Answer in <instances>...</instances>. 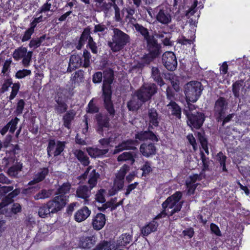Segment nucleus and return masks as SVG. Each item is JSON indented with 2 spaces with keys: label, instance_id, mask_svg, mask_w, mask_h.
I'll use <instances>...</instances> for the list:
<instances>
[{
  "label": "nucleus",
  "instance_id": "obj_41",
  "mask_svg": "<svg viewBox=\"0 0 250 250\" xmlns=\"http://www.w3.org/2000/svg\"><path fill=\"white\" fill-rule=\"evenodd\" d=\"M135 156L133 154L129 152H125L122 154H120L118 157V161L119 162H123L126 161H130L131 164H133L134 162Z\"/></svg>",
  "mask_w": 250,
  "mask_h": 250
},
{
  "label": "nucleus",
  "instance_id": "obj_57",
  "mask_svg": "<svg viewBox=\"0 0 250 250\" xmlns=\"http://www.w3.org/2000/svg\"><path fill=\"white\" fill-rule=\"evenodd\" d=\"M198 1L197 0H195L194 4L191 6L190 8L187 11L186 16L188 18H189L191 16H193L196 11V6L197 5Z\"/></svg>",
  "mask_w": 250,
  "mask_h": 250
},
{
  "label": "nucleus",
  "instance_id": "obj_27",
  "mask_svg": "<svg viewBox=\"0 0 250 250\" xmlns=\"http://www.w3.org/2000/svg\"><path fill=\"white\" fill-rule=\"evenodd\" d=\"M135 145H136V142L133 140H128L124 141L116 147L114 150V153H118L125 149H133L135 148Z\"/></svg>",
  "mask_w": 250,
  "mask_h": 250
},
{
  "label": "nucleus",
  "instance_id": "obj_3",
  "mask_svg": "<svg viewBox=\"0 0 250 250\" xmlns=\"http://www.w3.org/2000/svg\"><path fill=\"white\" fill-rule=\"evenodd\" d=\"M130 42L128 35L119 29L114 28L111 40L108 42V45L114 52L122 50Z\"/></svg>",
  "mask_w": 250,
  "mask_h": 250
},
{
  "label": "nucleus",
  "instance_id": "obj_39",
  "mask_svg": "<svg viewBox=\"0 0 250 250\" xmlns=\"http://www.w3.org/2000/svg\"><path fill=\"white\" fill-rule=\"evenodd\" d=\"M191 35L190 38L189 37L187 38L186 37L182 35L177 39V42L182 45H191L194 41L195 39V33L194 31H191Z\"/></svg>",
  "mask_w": 250,
  "mask_h": 250
},
{
  "label": "nucleus",
  "instance_id": "obj_61",
  "mask_svg": "<svg viewBox=\"0 0 250 250\" xmlns=\"http://www.w3.org/2000/svg\"><path fill=\"white\" fill-rule=\"evenodd\" d=\"M113 7L115 10V20L117 21H121L122 20V16L120 14V9L119 7L115 4V2H113Z\"/></svg>",
  "mask_w": 250,
  "mask_h": 250
},
{
  "label": "nucleus",
  "instance_id": "obj_23",
  "mask_svg": "<svg viewBox=\"0 0 250 250\" xmlns=\"http://www.w3.org/2000/svg\"><path fill=\"white\" fill-rule=\"evenodd\" d=\"M144 102L142 101L135 92L131 99L128 102L127 106L130 111H136Z\"/></svg>",
  "mask_w": 250,
  "mask_h": 250
},
{
  "label": "nucleus",
  "instance_id": "obj_55",
  "mask_svg": "<svg viewBox=\"0 0 250 250\" xmlns=\"http://www.w3.org/2000/svg\"><path fill=\"white\" fill-rule=\"evenodd\" d=\"M99 111V108L93 103V101L91 100L88 104L87 108V112L89 113H96Z\"/></svg>",
  "mask_w": 250,
  "mask_h": 250
},
{
  "label": "nucleus",
  "instance_id": "obj_21",
  "mask_svg": "<svg viewBox=\"0 0 250 250\" xmlns=\"http://www.w3.org/2000/svg\"><path fill=\"white\" fill-rule=\"evenodd\" d=\"M186 115L188 120L192 125H202L205 120V116L201 113L190 114L186 110Z\"/></svg>",
  "mask_w": 250,
  "mask_h": 250
},
{
  "label": "nucleus",
  "instance_id": "obj_42",
  "mask_svg": "<svg viewBox=\"0 0 250 250\" xmlns=\"http://www.w3.org/2000/svg\"><path fill=\"white\" fill-rule=\"evenodd\" d=\"M52 194L51 190L42 189L34 196V199L36 200L45 199L50 197Z\"/></svg>",
  "mask_w": 250,
  "mask_h": 250
},
{
  "label": "nucleus",
  "instance_id": "obj_6",
  "mask_svg": "<svg viewBox=\"0 0 250 250\" xmlns=\"http://www.w3.org/2000/svg\"><path fill=\"white\" fill-rule=\"evenodd\" d=\"M129 170V167L126 165H124L118 172L115 174L113 187L109 190V194L110 196L115 195L118 190L123 188L125 182V176Z\"/></svg>",
  "mask_w": 250,
  "mask_h": 250
},
{
  "label": "nucleus",
  "instance_id": "obj_40",
  "mask_svg": "<svg viewBox=\"0 0 250 250\" xmlns=\"http://www.w3.org/2000/svg\"><path fill=\"white\" fill-rule=\"evenodd\" d=\"M22 167L21 164L17 163L8 169L7 173L11 177H17L19 173L21 171Z\"/></svg>",
  "mask_w": 250,
  "mask_h": 250
},
{
  "label": "nucleus",
  "instance_id": "obj_45",
  "mask_svg": "<svg viewBox=\"0 0 250 250\" xmlns=\"http://www.w3.org/2000/svg\"><path fill=\"white\" fill-rule=\"evenodd\" d=\"M55 105V110L58 113H62L66 111L67 105L62 101L58 100Z\"/></svg>",
  "mask_w": 250,
  "mask_h": 250
},
{
  "label": "nucleus",
  "instance_id": "obj_15",
  "mask_svg": "<svg viewBox=\"0 0 250 250\" xmlns=\"http://www.w3.org/2000/svg\"><path fill=\"white\" fill-rule=\"evenodd\" d=\"M191 127V130L195 132V134H197L198 139L200 142L202 148L207 154H209L207 141L206 138L204 136V131L201 128V126H189Z\"/></svg>",
  "mask_w": 250,
  "mask_h": 250
},
{
  "label": "nucleus",
  "instance_id": "obj_38",
  "mask_svg": "<svg viewBox=\"0 0 250 250\" xmlns=\"http://www.w3.org/2000/svg\"><path fill=\"white\" fill-rule=\"evenodd\" d=\"M91 189L86 186H80L76 191V195L79 198L86 199L90 196Z\"/></svg>",
  "mask_w": 250,
  "mask_h": 250
},
{
  "label": "nucleus",
  "instance_id": "obj_54",
  "mask_svg": "<svg viewBox=\"0 0 250 250\" xmlns=\"http://www.w3.org/2000/svg\"><path fill=\"white\" fill-rule=\"evenodd\" d=\"M20 87V84L19 83H15L13 84L12 87V91L10 95L9 96V100H13L17 95Z\"/></svg>",
  "mask_w": 250,
  "mask_h": 250
},
{
  "label": "nucleus",
  "instance_id": "obj_18",
  "mask_svg": "<svg viewBox=\"0 0 250 250\" xmlns=\"http://www.w3.org/2000/svg\"><path fill=\"white\" fill-rule=\"evenodd\" d=\"M227 104L228 103L226 100L223 97L219 98L216 101L214 110L216 117H219L222 120L221 116H223V115L225 113Z\"/></svg>",
  "mask_w": 250,
  "mask_h": 250
},
{
  "label": "nucleus",
  "instance_id": "obj_5",
  "mask_svg": "<svg viewBox=\"0 0 250 250\" xmlns=\"http://www.w3.org/2000/svg\"><path fill=\"white\" fill-rule=\"evenodd\" d=\"M203 87L202 83L198 81H191L184 86V93L187 101L195 103L200 97Z\"/></svg>",
  "mask_w": 250,
  "mask_h": 250
},
{
  "label": "nucleus",
  "instance_id": "obj_63",
  "mask_svg": "<svg viewBox=\"0 0 250 250\" xmlns=\"http://www.w3.org/2000/svg\"><path fill=\"white\" fill-rule=\"evenodd\" d=\"M25 105V103L22 99L19 101L16 110L17 115L21 114Z\"/></svg>",
  "mask_w": 250,
  "mask_h": 250
},
{
  "label": "nucleus",
  "instance_id": "obj_51",
  "mask_svg": "<svg viewBox=\"0 0 250 250\" xmlns=\"http://www.w3.org/2000/svg\"><path fill=\"white\" fill-rule=\"evenodd\" d=\"M91 57L90 52L86 49H84L83 52V57L84 58L83 62V67H88L90 65Z\"/></svg>",
  "mask_w": 250,
  "mask_h": 250
},
{
  "label": "nucleus",
  "instance_id": "obj_13",
  "mask_svg": "<svg viewBox=\"0 0 250 250\" xmlns=\"http://www.w3.org/2000/svg\"><path fill=\"white\" fill-rule=\"evenodd\" d=\"M64 143L61 141H57L54 140H50L48 143L47 147V153L49 156L52 155L58 156L63 150Z\"/></svg>",
  "mask_w": 250,
  "mask_h": 250
},
{
  "label": "nucleus",
  "instance_id": "obj_53",
  "mask_svg": "<svg viewBox=\"0 0 250 250\" xmlns=\"http://www.w3.org/2000/svg\"><path fill=\"white\" fill-rule=\"evenodd\" d=\"M31 74V71L28 69L20 70L16 73L15 77L18 79H22L26 76H29Z\"/></svg>",
  "mask_w": 250,
  "mask_h": 250
},
{
  "label": "nucleus",
  "instance_id": "obj_33",
  "mask_svg": "<svg viewBox=\"0 0 250 250\" xmlns=\"http://www.w3.org/2000/svg\"><path fill=\"white\" fill-rule=\"evenodd\" d=\"M136 138L141 141L147 139L156 142L158 141V139L156 135L150 131H142L138 133L136 135Z\"/></svg>",
  "mask_w": 250,
  "mask_h": 250
},
{
  "label": "nucleus",
  "instance_id": "obj_43",
  "mask_svg": "<svg viewBox=\"0 0 250 250\" xmlns=\"http://www.w3.org/2000/svg\"><path fill=\"white\" fill-rule=\"evenodd\" d=\"M45 39V35L42 36L40 38L32 39L30 42L29 46L30 48H37L41 45Z\"/></svg>",
  "mask_w": 250,
  "mask_h": 250
},
{
  "label": "nucleus",
  "instance_id": "obj_8",
  "mask_svg": "<svg viewBox=\"0 0 250 250\" xmlns=\"http://www.w3.org/2000/svg\"><path fill=\"white\" fill-rule=\"evenodd\" d=\"M32 55V51L27 52V49L26 47L21 46L18 47L14 50L12 57L16 61H18L22 59V65L24 67H27L30 64Z\"/></svg>",
  "mask_w": 250,
  "mask_h": 250
},
{
  "label": "nucleus",
  "instance_id": "obj_16",
  "mask_svg": "<svg viewBox=\"0 0 250 250\" xmlns=\"http://www.w3.org/2000/svg\"><path fill=\"white\" fill-rule=\"evenodd\" d=\"M159 218L156 216L152 221L141 228L140 230L143 236H147L151 233L157 231L159 224L156 220Z\"/></svg>",
  "mask_w": 250,
  "mask_h": 250
},
{
  "label": "nucleus",
  "instance_id": "obj_2",
  "mask_svg": "<svg viewBox=\"0 0 250 250\" xmlns=\"http://www.w3.org/2000/svg\"><path fill=\"white\" fill-rule=\"evenodd\" d=\"M181 197V192L177 191L168 197L162 204L163 211L158 214L157 217L162 218L166 215H172L175 212L179 211L182 207V203L180 202Z\"/></svg>",
  "mask_w": 250,
  "mask_h": 250
},
{
  "label": "nucleus",
  "instance_id": "obj_12",
  "mask_svg": "<svg viewBox=\"0 0 250 250\" xmlns=\"http://www.w3.org/2000/svg\"><path fill=\"white\" fill-rule=\"evenodd\" d=\"M162 62L169 71H173L177 66V61L175 54L170 51L164 53L162 56Z\"/></svg>",
  "mask_w": 250,
  "mask_h": 250
},
{
  "label": "nucleus",
  "instance_id": "obj_56",
  "mask_svg": "<svg viewBox=\"0 0 250 250\" xmlns=\"http://www.w3.org/2000/svg\"><path fill=\"white\" fill-rule=\"evenodd\" d=\"M118 206V204H115L111 201L107 202L105 204L103 205L102 207L99 208V209L101 211H104L107 208H110L111 210H112L115 209Z\"/></svg>",
  "mask_w": 250,
  "mask_h": 250
},
{
  "label": "nucleus",
  "instance_id": "obj_29",
  "mask_svg": "<svg viewBox=\"0 0 250 250\" xmlns=\"http://www.w3.org/2000/svg\"><path fill=\"white\" fill-rule=\"evenodd\" d=\"M48 173V170L47 168H43L40 169L34 175L33 180L29 182L28 185H32L42 181L47 175Z\"/></svg>",
  "mask_w": 250,
  "mask_h": 250
},
{
  "label": "nucleus",
  "instance_id": "obj_44",
  "mask_svg": "<svg viewBox=\"0 0 250 250\" xmlns=\"http://www.w3.org/2000/svg\"><path fill=\"white\" fill-rule=\"evenodd\" d=\"M51 211V210L47 203L46 205L42 206L39 208L38 211L39 215L42 218L47 217L50 213H52Z\"/></svg>",
  "mask_w": 250,
  "mask_h": 250
},
{
  "label": "nucleus",
  "instance_id": "obj_9",
  "mask_svg": "<svg viewBox=\"0 0 250 250\" xmlns=\"http://www.w3.org/2000/svg\"><path fill=\"white\" fill-rule=\"evenodd\" d=\"M167 98L170 101L167 105V110L169 114L174 115L177 118L180 119L181 114V109L179 106L173 101L174 99V92L172 88L168 86L167 88Z\"/></svg>",
  "mask_w": 250,
  "mask_h": 250
},
{
  "label": "nucleus",
  "instance_id": "obj_19",
  "mask_svg": "<svg viewBox=\"0 0 250 250\" xmlns=\"http://www.w3.org/2000/svg\"><path fill=\"white\" fill-rule=\"evenodd\" d=\"M81 66H83V61L81 55L73 54L69 59L67 71L71 72Z\"/></svg>",
  "mask_w": 250,
  "mask_h": 250
},
{
  "label": "nucleus",
  "instance_id": "obj_1",
  "mask_svg": "<svg viewBox=\"0 0 250 250\" xmlns=\"http://www.w3.org/2000/svg\"><path fill=\"white\" fill-rule=\"evenodd\" d=\"M103 78L102 90L104 106L110 115L113 116L114 115L115 110L111 100L112 94L111 84L114 78L113 71L110 69L104 71Z\"/></svg>",
  "mask_w": 250,
  "mask_h": 250
},
{
  "label": "nucleus",
  "instance_id": "obj_26",
  "mask_svg": "<svg viewBox=\"0 0 250 250\" xmlns=\"http://www.w3.org/2000/svg\"><path fill=\"white\" fill-rule=\"evenodd\" d=\"M93 250H117V248L114 241L104 240L99 243Z\"/></svg>",
  "mask_w": 250,
  "mask_h": 250
},
{
  "label": "nucleus",
  "instance_id": "obj_52",
  "mask_svg": "<svg viewBox=\"0 0 250 250\" xmlns=\"http://www.w3.org/2000/svg\"><path fill=\"white\" fill-rule=\"evenodd\" d=\"M87 47L91 50L92 53L95 54L98 53V46L97 43L94 41L92 37L90 38V40L88 42Z\"/></svg>",
  "mask_w": 250,
  "mask_h": 250
},
{
  "label": "nucleus",
  "instance_id": "obj_47",
  "mask_svg": "<svg viewBox=\"0 0 250 250\" xmlns=\"http://www.w3.org/2000/svg\"><path fill=\"white\" fill-rule=\"evenodd\" d=\"M96 120L99 125H106L109 123V119L105 114H98L96 115Z\"/></svg>",
  "mask_w": 250,
  "mask_h": 250
},
{
  "label": "nucleus",
  "instance_id": "obj_32",
  "mask_svg": "<svg viewBox=\"0 0 250 250\" xmlns=\"http://www.w3.org/2000/svg\"><path fill=\"white\" fill-rule=\"evenodd\" d=\"M86 151L91 157L96 158L104 155L108 152V149L89 147L86 148Z\"/></svg>",
  "mask_w": 250,
  "mask_h": 250
},
{
  "label": "nucleus",
  "instance_id": "obj_28",
  "mask_svg": "<svg viewBox=\"0 0 250 250\" xmlns=\"http://www.w3.org/2000/svg\"><path fill=\"white\" fill-rule=\"evenodd\" d=\"M90 30L89 28H85L82 32L80 38L79 39L78 44L76 46V48L78 50H80L85 44V43L90 40V38L92 37L90 35Z\"/></svg>",
  "mask_w": 250,
  "mask_h": 250
},
{
  "label": "nucleus",
  "instance_id": "obj_20",
  "mask_svg": "<svg viewBox=\"0 0 250 250\" xmlns=\"http://www.w3.org/2000/svg\"><path fill=\"white\" fill-rule=\"evenodd\" d=\"M106 218L105 215L102 213H98L93 216L92 225L93 228L97 230L101 229L105 225Z\"/></svg>",
  "mask_w": 250,
  "mask_h": 250
},
{
  "label": "nucleus",
  "instance_id": "obj_30",
  "mask_svg": "<svg viewBox=\"0 0 250 250\" xmlns=\"http://www.w3.org/2000/svg\"><path fill=\"white\" fill-rule=\"evenodd\" d=\"M160 121V118L158 117L156 110L154 108L149 109L147 119L146 121V122L148 123V125H158Z\"/></svg>",
  "mask_w": 250,
  "mask_h": 250
},
{
  "label": "nucleus",
  "instance_id": "obj_37",
  "mask_svg": "<svg viewBox=\"0 0 250 250\" xmlns=\"http://www.w3.org/2000/svg\"><path fill=\"white\" fill-rule=\"evenodd\" d=\"M74 154L83 165H88L89 163V158L82 150L76 149L74 151Z\"/></svg>",
  "mask_w": 250,
  "mask_h": 250
},
{
  "label": "nucleus",
  "instance_id": "obj_4",
  "mask_svg": "<svg viewBox=\"0 0 250 250\" xmlns=\"http://www.w3.org/2000/svg\"><path fill=\"white\" fill-rule=\"evenodd\" d=\"M20 193V189H15L3 199L2 201L0 203V214L9 215L11 212L16 214L21 211V206L18 203L13 204L10 211L8 209V206L13 201V198L17 196Z\"/></svg>",
  "mask_w": 250,
  "mask_h": 250
},
{
  "label": "nucleus",
  "instance_id": "obj_50",
  "mask_svg": "<svg viewBox=\"0 0 250 250\" xmlns=\"http://www.w3.org/2000/svg\"><path fill=\"white\" fill-rule=\"evenodd\" d=\"M242 81H236L232 84V92L235 97H239V91L242 86Z\"/></svg>",
  "mask_w": 250,
  "mask_h": 250
},
{
  "label": "nucleus",
  "instance_id": "obj_59",
  "mask_svg": "<svg viewBox=\"0 0 250 250\" xmlns=\"http://www.w3.org/2000/svg\"><path fill=\"white\" fill-rule=\"evenodd\" d=\"M74 113L72 111L68 112L63 117L64 125H68L73 119Z\"/></svg>",
  "mask_w": 250,
  "mask_h": 250
},
{
  "label": "nucleus",
  "instance_id": "obj_24",
  "mask_svg": "<svg viewBox=\"0 0 250 250\" xmlns=\"http://www.w3.org/2000/svg\"><path fill=\"white\" fill-rule=\"evenodd\" d=\"M91 210L87 207H83L79 209L75 214L74 219L78 222H81L86 219L90 215Z\"/></svg>",
  "mask_w": 250,
  "mask_h": 250
},
{
  "label": "nucleus",
  "instance_id": "obj_36",
  "mask_svg": "<svg viewBox=\"0 0 250 250\" xmlns=\"http://www.w3.org/2000/svg\"><path fill=\"white\" fill-rule=\"evenodd\" d=\"M134 27L135 30L144 37V40L146 42L153 37L150 36L148 29L143 25L139 23H135L134 24Z\"/></svg>",
  "mask_w": 250,
  "mask_h": 250
},
{
  "label": "nucleus",
  "instance_id": "obj_11",
  "mask_svg": "<svg viewBox=\"0 0 250 250\" xmlns=\"http://www.w3.org/2000/svg\"><path fill=\"white\" fill-rule=\"evenodd\" d=\"M68 197L67 196L58 195L53 200L47 202L48 206L52 213H54L61 210L65 205Z\"/></svg>",
  "mask_w": 250,
  "mask_h": 250
},
{
  "label": "nucleus",
  "instance_id": "obj_60",
  "mask_svg": "<svg viewBox=\"0 0 250 250\" xmlns=\"http://www.w3.org/2000/svg\"><path fill=\"white\" fill-rule=\"evenodd\" d=\"M103 74L100 71L95 73L92 76V81L95 83H100L102 81Z\"/></svg>",
  "mask_w": 250,
  "mask_h": 250
},
{
  "label": "nucleus",
  "instance_id": "obj_49",
  "mask_svg": "<svg viewBox=\"0 0 250 250\" xmlns=\"http://www.w3.org/2000/svg\"><path fill=\"white\" fill-rule=\"evenodd\" d=\"M217 161L220 163V166L222 167V170L224 171H227L226 167V157L222 152H219L216 155Z\"/></svg>",
  "mask_w": 250,
  "mask_h": 250
},
{
  "label": "nucleus",
  "instance_id": "obj_31",
  "mask_svg": "<svg viewBox=\"0 0 250 250\" xmlns=\"http://www.w3.org/2000/svg\"><path fill=\"white\" fill-rule=\"evenodd\" d=\"M140 151L144 156L148 157L150 155L155 154L156 148L151 144L148 145L143 144L140 146Z\"/></svg>",
  "mask_w": 250,
  "mask_h": 250
},
{
  "label": "nucleus",
  "instance_id": "obj_62",
  "mask_svg": "<svg viewBox=\"0 0 250 250\" xmlns=\"http://www.w3.org/2000/svg\"><path fill=\"white\" fill-rule=\"evenodd\" d=\"M83 71L79 70L76 71L73 76V81L75 82H81L83 79Z\"/></svg>",
  "mask_w": 250,
  "mask_h": 250
},
{
  "label": "nucleus",
  "instance_id": "obj_48",
  "mask_svg": "<svg viewBox=\"0 0 250 250\" xmlns=\"http://www.w3.org/2000/svg\"><path fill=\"white\" fill-rule=\"evenodd\" d=\"M106 194L105 190L101 189L97 192L95 195V200L99 203H104L105 202V195Z\"/></svg>",
  "mask_w": 250,
  "mask_h": 250
},
{
  "label": "nucleus",
  "instance_id": "obj_34",
  "mask_svg": "<svg viewBox=\"0 0 250 250\" xmlns=\"http://www.w3.org/2000/svg\"><path fill=\"white\" fill-rule=\"evenodd\" d=\"M52 225L43 224L40 226L37 236L42 238L50 234L52 231Z\"/></svg>",
  "mask_w": 250,
  "mask_h": 250
},
{
  "label": "nucleus",
  "instance_id": "obj_22",
  "mask_svg": "<svg viewBox=\"0 0 250 250\" xmlns=\"http://www.w3.org/2000/svg\"><path fill=\"white\" fill-rule=\"evenodd\" d=\"M84 176L88 177V184L90 189H92L97 184V179L99 175L95 172V170L91 167H89L84 173Z\"/></svg>",
  "mask_w": 250,
  "mask_h": 250
},
{
  "label": "nucleus",
  "instance_id": "obj_35",
  "mask_svg": "<svg viewBox=\"0 0 250 250\" xmlns=\"http://www.w3.org/2000/svg\"><path fill=\"white\" fill-rule=\"evenodd\" d=\"M151 76L154 81L157 82L160 86H162L165 84V83L161 76L160 71L158 67H152Z\"/></svg>",
  "mask_w": 250,
  "mask_h": 250
},
{
  "label": "nucleus",
  "instance_id": "obj_14",
  "mask_svg": "<svg viewBox=\"0 0 250 250\" xmlns=\"http://www.w3.org/2000/svg\"><path fill=\"white\" fill-rule=\"evenodd\" d=\"M146 43L149 54L153 57L157 58L162 53L161 44H158L157 41L153 37L147 41Z\"/></svg>",
  "mask_w": 250,
  "mask_h": 250
},
{
  "label": "nucleus",
  "instance_id": "obj_17",
  "mask_svg": "<svg viewBox=\"0 0 250 250\" xmlns=\"http://www.w3.org/2000/svg\"><path fill=\"white\" fill-rule=\"evenodd\" d=\"M201 180V176L198 174H194L190 176L186 180V186L188 188V193L190 195L194 193V191L198 185V182Z\"/></svg>",
  "mask_w": 250,
  "mask_h": 250
},
{
  "label": "nucleus",
  "instance_id": "obj_7",
  "mask_svg": "<svg viewBox=\"0 0 250 250\" xmlns=\"http://www.w3.org/2000/svg\"><path fill=\"white\" fill-rule=\"evenodd\" d=\"M157 88L154 83H145L135 92L142 101L146 102L157 93Z\"/></svg>",
  "mask_w": 250,
  "mask_h": 250
},
{
  "label": "nucleus",
  "instance_id": "obj_25",
  "mask_svg": "<svg viewBox=\"0 0 250 250\" xmlns=\"http://www.w3.org/2000/svg\"><path fill=\"white\" fill-rule=\"evenodd\" d=\"M96 242V238L94 236H83L81 238L79 246L83 249L92 248Z\"/></svg>",
  "mask_w": 250,
  "mask_h": 250
},
{
  "label": "nucleus",
  "instance_id": "obj_64",
  "mask_svg": "<svg viewBox=\"0 0 250 250\" xmlns=\"http://www.w3.org/2000/svg\"><path fill=\"white\" fill-rule=\"evenodd\" d=\"M102 5V10L104 12L105 14H107L109 10L111 9L112 6H113V2H103Z\"/></svg>",
  "mask_w": 250,
  "mask_h": 250
},
{
  "label": "nucleus",
  "instance_id": "obj_46",
  "mask_svg": "<svg viewBox=\"0 0 250 250\" xmlns=\"http://www.w3.org/2000/svg\"><path fill=\"white\" fill-rule=\"evenodd\" d=\"M71 185L69 183H63L58 189L57 194L59 195L65 196L69 192Z\"/></svg>",
  "mask_w": 250,
  "mask_h": 250
},
{
  "label": "nucleus",
  "instance_id": "obj_58",
  "mask_svg": "<svg viewBox=\"0 0 250 250\" xmlns=\"http://www.w3.org/2000/svg\"><path fill=\"white\" fill-rule=\"evenodd\" d=\"M34 32V30L32 28H29L27 30L25 31L24 34L21 39V41L22 42H26L28 41L31 39V35Z\"/></svg>",
  "mask_w": 250,
  "mask_h": 250
},
{
  "label": "nucleus",
  "instance_id": "obj_10",
  "mask_svg": "<svg viewBox=\"0 0 250 250\" xmlns=\"http://www.w3.org/2000/svg\"><path fill=\"white\" fill-rule=\"evenodd\" d=\"M156 20L163 25L171 23L172 16L170 10L167 6H159L155 9Z\"/></svg>",
  "mask_w": 250,
  "mask_h": 250
}]
</instances>
